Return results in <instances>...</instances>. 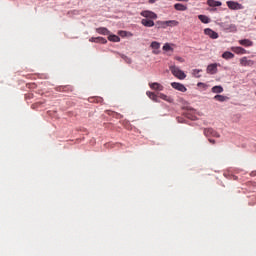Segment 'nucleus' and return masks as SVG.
<instances>
[{
	"label": "nucleus",
	"mask_w": 256,
	"mask_h": 256,
	"mask_svg": "<svg viewBox=\"0 0 256 256\" xmlns=\"http://www.w3.org/2000/svg\"><path fill=\"white\" fill-rule=\"evenodd\" d=\"M209 143H211L212 145H215V140L214 139H208Z\"/></svg>",
	"instance_id": "nucleus-35"
},
{
	"label": "nucleus",
	"mask_w": 256,
	"mask_h": 256,
	"mask_svg": "<svg viewBox=\"0 0 256 256\" xmlns=\"http://www.w3.org/2000/svg\"><path fill=\"white\" fill-rule=\"evenodd\" d=\"M149 3H155V0H149Z\"/></svg>",
	"instance_id": "nucleus-37"
},
{
	"label": "nucleus",
	"mask_w": 256,
	"mask_h": 256,
	"mask_svg": "<svg viewBox=\"0 0 256 256\" xmlns=\"http://www.w3.org/2000/svg\"><path fill=\"white\" fill-rule=\"evenodd\" d=\"M167 27H177L179 25V21L177 20H168L166 21Z\"/></svg>",
	"instance_id": "nucleus-25"
},
{
	"label": "nucleus",
	"mask_w": 256,
	"mask_h": 256,
	"mask_svg": "<svg viewBox=\"0 0 256 256\" xmlns=\"http://www.w3.org/2000/svg\"><path fill=\"white\" fill-rule=\"evenodd\" d=\"M171 87L176 89V91H180L181 93H187V87L179 82H172Z\"/></svg>",
	"instance_id": "nucleus-5"
},
{
	"label": "nucleus",
	"mask_w": 256,
	"mask_h": 256,
	"mask_svg": "<svg viewBox=\"0 0 256 256\" xmlns=\"http://www.w3.org/2000/svg\"><path fill=\"white\" fill-rule=\"evenodd\" d=\"M239 45H242V47H253V41L249 39H242L238 41Z\"/></svg>",
	"instance_id": "nucleus-11"
},
{
	"label": "nucleus",
	"mask_w": 256,
	"mask_h": 256,
	"mask_svg": "<svg viewBox=\"0 0 256 256\" xmlns=\"http://www.w3.org/2000/svg\"><path fill=\"white\" fill-rule=\"evenodd\" d=\"M157 25H159V27L162 29H167V21H158Z\"/></svg>",
	"instance_id": "nucleus-28"
},
{
	"label": "nucleus",
	"mask_w": 256,
	"mask_h": 256,
	"mask_svg": "<svg viewBox=\"0 0 256 256\" xmlns=\"http://www.w3.org/2000/svg\"><path fill=\"white\" fill-rule=\"evenodd\" d=\"M222 58L229 60V59H234L235 58V54H233L232 52L226 51L222 54Z\"/></svg>",
	"instance_id": "nucleus-18"
},
{
	"label": "nucleus",
	"mask_w": 256,
	"mask_h": 256,
	"mask_svg": "<svg viewBox=\"0 0 256 256\" xmlns=\"http://www.w3.org/2000/svg\"><path fill=\"white\" fill-rule=\"evenodd\" d=\"M240 65L242 67H251V65H253V60H249L247 57H242L240 59Z\"/></svg>",
	"instance_id": "nucleus-9"
},
{
	"label": "nucleus",
	"mask_w": 256,
	"mask_h": 256,
	"mask_svg": "<svg viewBox=\"0 0 256 256\" xmlns=\"http://www.w3.org/2000/svg\"><path fill=\"white\" fill-rule=\"evenodd\" d=\"M96 31L99 33V35H109V29L105 27L97 28Z\"/></svg>",
	"instance_id": "nucleus-21"
},
{
	"label": "nucleus",
	"mask_w": 256,
	"mask_h": 256,
	"mask_svg": "<svg viewBox=\"0 0 256 256\" xmlns=\"http://www.w3.org/2000/svg\"><path fill=\"white\" fill-rule=\"evenodd\" d=\"M231 51H233V53H236V55H246L247 53V50L245 48L239 46L232 47Z\"/></svg>",
	"instance_id": "nucleus-8"
},
{
	"label": "nucleus",
	"mask_w": 256,
	"mask_h": 256,
	"mask_svg": "<svg viewBox=\"0 0 256 256\" xmlns=\"http://www.w3.org/2000/svg\"><path fill=\"white\" fill-rule=\"evenodd\" d=\"M203 133L205 137H221V135L215 131L213 128H204Z\"/></svg>",
	"instance_id": "nucleus-4"
},
{
	"label": "nucleus",
	"mask_w": 256,
	"mask_h": 256,
	"mask_svg": "<svg viewBox=\"0 0 256 256\" xmlns=\"http://www.w3.org/2000/svg\"><path fill=\"white\" fill-rule=\"evenodd\" d=\"M197 87H207V85L205 83H203V82H199L197 84Z\"/></svg>",
	"instance_id": "nucleus-32"
},
{
	"label": "nucleus",
	"mask_w": 256,
	"mask_h": 256,
	"mask_svg": "<svg viewBox=\"0 0 256 256\" xmlns=\"http://www.w3.org/2000/svg\"><path fill=\"white\" fill-rule=\"evenodd\" d=\"M158 97H159L160 99H163V101H167V103H173V98H171V97H169V96H167V95H165V94H163V93H160V94L158 95Z\"/></svg>",
	"instance_id": "nucleus-19"
},
{
	"label": "nucleus",
	"mask_w": 256,
	"mask_h": 256,
	"mask_svg": "<svg viewBox=\"0 0 256 256\" xmlns=\"http://www.w3.org/2000/svg\"><path fill=\"white\" fill-rule=\"evenodd\" d=\"M207 5H209V7H221L222 3L220 1L208 0Z\"/></svg>",
	"instance_id": "nucleus-17"
},
{
	"label": "nucleus",
	"mask_w": 256,
	"mask_h": 256,
	"mask_svg": "<svg viewBox=\"0 0 256 256\" xmlns=\"http://www.w3.org/2000/svg\"><path fill=\"white\" fill-rule=\"evenodd\" d=\"M226 5L228 9H231L232 11H239L241 9H244L243 4H239V2L236 1H227Z\"/></svg>",
	"instance_id": "nucleus-3"
},
{
	"label": "nucleus",
	"mask_w": 256,
	"mask_h": 256,
	"mask_svg": "<svg viewBox=\"0 0 256 256\" xmlns=\"http://www.w3.org/2000/svg\"><path fill=\"white\" fill-rule=\"evenodd\" d=\"M198 19L201 21V23H211V18L203 14L198 15Z\"/></svg>",
	"instance_id": "nucleus-15"
},
{
	"label": "nucleus",
	"mask_w": 256,
	"mask_h": 256,
	"mask_svg": "<svg viewBox=\"0 0 256 256\" xmlns=\"http://www.w3.org/2000/svg\"><path fill=\"white\" fill-rule=\"evenodd\" d=\"M176 1H184V2H187V1H189V0H176Z\"/></svg>",
	"instance_id": "nucleus-38"
},
{
	"label": "nucleus",
	"mask_w": 256,
	"mask_h": 256,
	"mask_svg": "<svg viewBox=\"0 0 256 256\" xmlns=\"http://www.w3.org/2000/svg\"><path fill=\"white\" fill-rule=\"evenodd\" d=\"M65 89V87H60L59 91H63Z\"/></svg>",
	"instance_id": "nucleus-36"
},
{
	"label": "nucleus",
	"mask_w": 256,
	"mask_h": 256,
	"mask_svg": "<svg viewBox=\"0 0 256 256\" xmlns=\"http://www.w3.org/2000/svg\"><path fill=\"white\" fill-rule=\"evenodd\" d=\"M206 71L210 75H215V73H217V64H210V65H208Z\"/></svg>",
	"instance_id": "nucleus-14"
},
{
	"label": "nucleus",
	"mask_w": 256,
	"mask_h": 256,
	"mask_svg": "<svg viewBox=\"0 0 256 256\" xmlns=\"http://www.w3.org/2000/svg\"><path fill=\"white\" fill-rule=\"evenodd\" d=\"M89 41L90 43H102V45H105V43H107V39L103 37H91Z\"/></svg>",
	"instance_id": "nucleus-10"
},
{
	"label": "nucleus",
	"mask_w": 256,
	"mask_h": 256,
	"mask_svg": "<svg viewBox=\"0 0 256 256\" xmlns=\"http://www.w3.org/2000/svg\"><path fill=\"white\" fill-rule=\"evenodd\" d=\"M119 35H122V37H125V35H127V32L126 31H120Z\"/></svg>",
	"instance_id": "nucleus-33"
},
{
	"label": "nucleus",
	"mask_w": 256,
	"mask_h": 256,
	"mask_svg": "<svg viewBox=\"0 0 256 256\" xmlns=\"http://www.w3.org/2000/svg\"><path fill=\"white\" fill-rule=\"evenodd\" d=\"M43 103L45 102H37L31 105V109H37L39 107H41V105H43Z\"/></svg>",
	"instance_id": "nucleus-29"
},
{
	"label": "nucleus",
	"mask_w": 256,
	"mask_h": 256,
	"mask_svg": "<svg viewBox=\"0 0 256 256\" xmlns=\"http://www.w3.org/2000/svg\"><path fill=\"white\" fill-rule=\"evenodd\" d=\"M150 47L155 50V51L153 50L152 52L154 55H159V51H157V49H160L161 47V44L159 42L153 41Z\"/></svg>",
	"instance_id": "nucleus-12"
},
{
	"label": "nucleus",
	"mask_w": 256,
	"mask_h": 256,
	"mask_svg": "<svg viewBox=\"0 0 256 256\" xmlns=\"http://www.w3.org/2000/svg\"><path fill=\"white\" fill-rule=\"evenodd\" d=\"M150 89H153L154 91H163L164 87L163 85L154 82L149 84Z\"/></svg>",
	"instance_id": "nucleus-13"
},
{
	"label": "nucleus",
	"mask_w": 256,
	"mask_h": 256,
	"mask_svg": "<svg viewBox=\"0 0 256 256\" xmlns=\"http://www.w3.org/2000/svg\"><path fill=\"white\" fill-rule=\"evenodd\" d=\"M108 41H112V43H119V41H121V38H119V36L117 35H109Z\"/></svg>",
	"instance_id": "nucleus-22"
},
{
	"label": "nucleus",
	"mask_w": 256,
	"mask_h": 256,
	"mask_svg": "<svg viewBox=\"0 0 256 256\" xmlns=\"http://www.w3.org/2000/svg\"><path fill=\"white\" fill-rule=\"evenodd\" d=\"M174 9H176V11H187V6H185L181 3H176L174 5Z\"/></svg>",
	"instance_id": "nucleus-20"
},
{
	"label": "nucleus",
	"mask_w": 256,
	"mask_h": 256,
	"mask_svg": "<svg viewBox=\"0 0 256 256\" xmlns=\"http://www.w3.org/2000/svg\"><path fill=\"white\" fill-rule=\"evenodd\" d=\"M146 95L149 97V99L155 101V103H159L158 96L154 92H146Z\"/></svg>",
	"instance_id": "nucleus-16"
},
{
	"label": "nucleus",
	"mask_w": 256,
	"mask_h": 256,
	"mask_svg": "<svg viewBox=\"0 0 256 256\" xmlns=\"http://www.w3.org/2000/svg\"><path fill=\"white\" fill-rule=\"evenodd\" d=\"M222 27L228 33H237V25L235 24H223Z\"/></svg>",
	"instance_id": "nucleus-7"
},
{
	"label": "nucleus",
	"mask_w": 256,
	"mask_h": 256,
	"mask_svg": "<svg viewBox=\"0 0 256 256\" xmlns=\"http://www.w3.org/2000/svg\"><path fill=\"white\" fill-rule=\"evenodd\" d=\"M175 59H176V61H179L180 63H185V59H183L180 56H176Z\"/></svg>",
	"instance_id": "nucleus-31"
},
{
	"label": "nucleus",
	"mask_w": 256,
	"mask_h": 256,
	"mask_svg": "<svg viewBox=\"0 0 256 256\" xmlns=\"http://www.w3.org/2000/svg\"><path fill=\"white\" fill-rule=\"evenodd\" d=\"M33 94H26V99H32Z\"/></svg>",
	"instance_id": "nucleus-34"
},
{
	"label": "nucleus",
	"mask_w": 256,
	"mask_h": 256,
	"mask_svg": "<svg viewBox=\"0 0 256 256\" xmlns=\"http://www.w3.org/2000/svg\"><path fill=\"white\" fill-rule=\"evenodd\" d=\"M141 17H144L141 20V24L144 27H155L154 20L157 19V14L150 10H144L140 13Z\"/></svg>",
	"instance_id": "nucleus-1"
},
{
	"label": "nucleus",
	"mask_w": 256,
	"mask_h": 256,
	"mask_svg": "<svg viewBox=\"0 0 256 256\" xmlns=\"http://www.w3.org/2000/svg\"><path fill=\"white\" fill-rule=\"evenodd\" d=\"M163 51H172L173 52V47H171L170 43H166L163 46Z\"/></svg>",
	"instance_id": "nucleus-27"
},
{
	"label": "nucleus",
	"mask_w": 256,
	"mask_h": 256,
	"mask_svg": "<svg viewBox=\"0 0 256 256\" xmlns=\"http://www.w3.org/2000/svg\"><path fill=\"white\" fill-rule=\"evenodd\" d=\"M122 59L126 61V63L128 64H131V58L125 56V55H122Z\"/></svg>",
	"instance_id": "nucleus-30"
},
{
	"label": "nucleus",
	"mask_w": 256,
	"mask_h": 256,
	"mask_svg": "<svg viewBox=\"0 0 256 256\" xmlns=\"http://www.w3.org/2000/svg\"><path fill=\"white\" fill-rule=\"evenodd\" d=\"M214 99L216 101H219L220 103H223L225 101H227V99H229L227 96H223V95H216L214 96Z\"/></svg>",
	"instance_id": "nucleus-24"
},
{
	"label": "nucleus",
	"mask_w": 256,
	"mask_h": 256,
	"mask_svg": "<svg viewBox=\"0 0 256 256\" xmlns=\"http://www.w3.org/2000/svg\"><path fill=\"white\" fill-rule=\"evenodd\" d=\"M212 93H223V86L212 87Z\"/></svg>",
	"instance_id": "nucleus-26"
},
{
	"label": "nucleus",
	"mask_w": 256,
	"mask_h": 256,
	"mask_svg": "<svg viewBox=\"0 0 256 256\" xmlns=\"http://www.w3.org/2000/svg\"><path fill=\"white\" fill-rule=\"evenodd\" d=\"M169 70L171 71L172 75H174V77L180 79L181 81L187 77V74H185V72H183L181 69H179V67L175 65L170 66Z\"/></svg>",
	"instance_id": "nucleus-2"
},
{
	"label": "nucleus",
	"mask_w": 256,
	"mask_h": 256,
	"mask_svg": "<svg viewBox=\"0 0 256 256\" xmlns=\"http://www.w3.org/2000/svg\"><path fill=\"white\" fill-rule=\"evenodd\" d=\"M204 34L210 37V39H219V34L211 28L204 29Z\"/></svg>",
	"instance_id": "nucleus-6"
},
{
	"label": "nucleus",
	"mask_w": 256,
	"mask_h": 256,
	"mask_svg": "<svg viewBox=\"0 0 256 256\" xmlns=\"http://www.w3.org/2000/svg\"><path fill=\"white\" fill-rule=\"evenodd\" d=\"M201 73H203L202 69L192 70V75H193V77H196V79H199L201 77Z\"/></svg>",
	"instance_id": "nucleus-23"
}]
</instances>
